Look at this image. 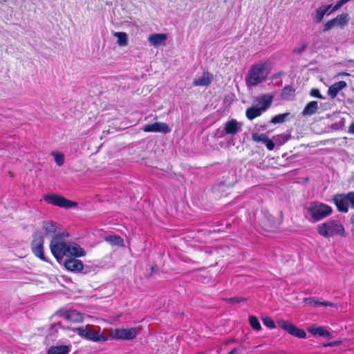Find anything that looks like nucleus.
I'll return each mask as SVG.
<instances>
[{"label":"nucleus","instance_id":"19","mask_svg":"<svg viewBox=\"0 0 354 354\" xmlns=\"http://www.w3.org/2000/svg\"><path fill=\"white\" fill-rule=\"evenodd\" d=\"M66 320L71 323H81L84 321L83 315L76 310H68Z\"/></svg>","mask_w":354,"mask_h":354},{"label":"nucleus","instance_id":"23","mask_svg":"<svg viewBox=\"0 0 354 354\" xmlns=\"http://www.w3.org/2000/svg\"><path fill=\"white\" fill-rule=\"evenodd\" d=\"M239 131L238 122L232 119L228 121L225 125V132L226 134L234 135Z\"/></svg>","mask_w":354,"mask_h":354},{"label":"nucleus","instance_id":"2","mask_svg":"<svg viewBox=\"0 0 354 354\" xmlns=\"http://www.w3.org/2000/svg\"><path fill=\"white\" fill-rule=\"evenodd\" d=\"M268 62H259L252 65L245 77V84L248 87H254L264 82L270 71Z\"/></svg>","mask_w":354,"mask_h":354},{"label":"nucleus","instance_id":"14","mask_svg":"<svg viewBox=\"0 0 354 354\" xmlns=\"http://www.w3.org/2000/svg\"><path fill=\"white\" fill-rule=\"evenodd\" d=\"M261 225L266 232H274L277 229V222L272 216H265L261 221Z\"/></svg>","mask_w":354,"mask_h":354},{"label":"nucleus","instance_id":"13","mask_svg":"<svg viewBox=\"0 0 354 354\" xmlns=\"http://www.w3.org/2000/svg\"><path fill=\"white\" fill-rule=\"evenodd\" d=\"M303 303L306 306H322L325 307H333L335 308L337 307V304L332 303L328 301H320L319 299L317 297H308L304 299Z\"/></svg>","mask_w":354,"mask_h":354},{"label":"nucleus","instance_id":"9","mask_svg":"<svg viewBox=\"0 0 354 354\" xmlns=\"http://www.w3.org/2000/svg\"><path fill=\"white\" fill-rule=\"evenodd\" d=\"M277 325L281 328L286 330L290 335L300 339H304L306 337V333L304 330L298 328L294 324L284 319L277 321Z\"/></svg>","mask_w":354,"mask_h":354},{"label":"nucleus","instance_id":"40","mask_svg":"<svg viewBox=\"0 0 354 354\" xmlns=\"http://www.w3.org/2000/svg\"><path fill=\"white\" fill-rule=\"evenodd\" d=\"M265 145L266 146L267 149L270 151H272L274 148V143L272 140H270L268 137L266 139L265 142H263Z\"/></svg>","mask_w":354,"mask_h":354},{"label":"nucleus","instance_id":"36","mask_svg":"<svg viewBox=\"0 0 354 354\" xmlns=\"http://www.w3.org/2000/svg\"><path fill=\"white\" fill-rule=\"evenodd\" d=\"M225 301L231 304H235L241 302H245L247 299L241 297H235L225 299Z\"/></svg>","mask_w":354,"mask_h":354},{"label":"nucleus","instance_id":"20","mask_svg":"<svg viewBox=\"0 0 354 354\" xmlns=\"http://www.w3.org/2000/svg\"><path fill=\"white\" fill-rule=\"evenodd\" d=\"M308 330L313 335H319V337H326L328 338L332 337L331 333L322 326L309 327Z\"/></svg>","mask_w":354,"mask_h":354},{"label":"nucleus","instance_id":"18","mask_svg":"<svg viewBox=\"0 0 354 354\" xmlns=\"http://www.w3.org/2000/svg\"><path fill=\"white\" fill-rule=\"evenodd\" d=\"M211 84L210 74L208 72L203 73L202 75L193 81L194 86H207Z\"/></svg>","mask_w":354,"mask_h":354},{"label":"nucleus","instance_id":"47","mask_svg":"<svg viewBox=\"0 0 354 354\" xmlns=\"http://www.w3.org/2000/svg\"><path fill=\"white\" fill-rule=\"evenodd\" d=\"M348 133L354 135V122H352L348 127Z\"/></svg>","mask_w":354,"mask_h":354},{"label":"nucleus","instance_id":"7","mask_svg":"<svg viewBox=\"0 0 354 354\" xmlns=\"http://www.w3.org/2000/svg\"><path fill=\"white\" fill-rule=\"evenodd\" d=\"M43 198L47 203L59 207L69 209L77 205V202L68 200L65 197L56 194H46Z\"/></svg>","mask_w":354,"mask_h":354},{"label":"nucleus","instance_id":"41","mask_svg":"<svg viewBox=\"0 0 354 354\" xmlns=\"http://www.w3.org/2000/svg\"><path fill=\"white\" fill-rule=\"evenodd\" d=\"M68 314V310L59 309L57 310L55 315L64 318L66 320V315Z\"/></svg>","mask_w":354,"mask_h":354},{"label":"nucleus","instance_id":"32","mask_svg":"<svg viewBox=\"0 0 354 354\" xmlns=\"http://www.w3.org/2000/svg\"><path fill=\"white\" fill-rule=\"evenodd\" d=\"M289 115H290L289 113H285L274 115L272 118L271 122L274 124H281L285 122V120H286L287 117L289 116Z\"/></svg>","mask_w":354,"mask_h":354},{"label":"nucleus","instance_id":"16","mask_svg":"<svg viewBox=\"0 0 354 354\" xmlns=\"http://www.w3.org/2000/svg\"><path fill=\"white\" fill-rule=\"evenodd\" d=\"M347 84L345 81H339L333 84L328 89V95L330 98L334 99L337 97L339 92L346 88Z\"/></svg>","mask_w":354,"mask_h":354},{"label":"nucleus","instance_id":"33","mask_svg":"<svg viewBox=\"0 0 354 354\" xmlns=\"http://www.w3.org/2000/svg\"><path fill=\"white\" fill-rule=\"evenodd\" d=\"M262 321H263V324L266 326H267L268 328H269L270 329L275 328L276 325L274 324V322L270 317L266 316L264 317H262Z\"/></svg>","mask_w":354,"mask_h":354},{"label":"nucleus","instance_id":"24","mask_svg":"<svg viewBox=\"0 0 354 354\" xmlns=\"http://www.w3.org/2000/svg\"><path fill=\"white\" fill-rule=\"evenodd\" d=\"M262 113V109L260 107L251 106L247 109L245 115L248 120H252L254 118L260 116Z\"/></svg>","mask_w":354,"mask_h":354},{"label":"nucleus","instance_id":"46","mask_svg":"<svg viewBox=\"0 0 354 354\" xmlns=\"http://www.w3.org/2000/svg\"><path fill=\"white\" fill-rule=\"evenodd\" d=\"M60 328H63V326L62 325L61 322H57L55 324H52V329H59Z\"/></svg>","mask_w":354,"mask_h":354},{"label":"nucleus","instance_id":"45","mask_svg":"<svg viewBox=\"0 0 354 354\" xmlns=\"http://www.w3.org/2000/svg\"><path fill=\"white\" fill-rule=\"evenodd\" d=\"M158 271V266L153 263L151 266V273L149 274V276L151 277L153 273L156 272Z\"/></svg>","mask_w":354,"mask_h":354},{"label":"nucleus","instance_id":"25","mask_svg":"<svg viewBox=\"0 0 354 354\" xmlns=\"http://www.w3.org/2000/svg\"><path fill=\"white\" fill-rule=\"evenodd\" d=\"M295 95V89L290 85L286 86L281 92V96L284 100H291Z\"/></svg>","mask_w":354,"mask_h":354},{"label":"nucleus","instance_id":"22","mask_svg":"<svg viewBox=\"0 0 354 354\" xmlns=\"http://www.w3.org/2000/svg\"><path fill=\"white\" fill-rule=\"evenodd\" d=\"M318 109V102L317 101H310L308 102L302 111V115L310 116L316 113Z\"/></svg>","mask_w":354,"mask_h":354},{"label":"nucleus","instance_id":"17","mask_svg":"<svg viewBox=\"0 0 354 354\" xmlns=\"http://www.w3.org/2000/svg\"><path fill=\"white\" fill-rule=\"evenodd\" d=\"M42 229L46 236H51L54 237L58 234L57 223L52 221H45L42 223Z\"/></svg>","mask_w":354,"mask_h":354},{"label":"nucleus","instance_id":"34","mask_svg":"<svg viewBox=\"0 0 354 354\" xmlns=\"http://www.w3.org/2000/svg\"><path fill=\"white\" fill-rule=\"evenodd\" d=\"M307 46H308V43L306 41H302L299 44V47L295 48L292 50V53L296 54V55H300L306 50Z\"/></svg>","mask_w":354,"mask_h":354},{"label":"nucleus","instance_id":"44","mask_svg":"<svg viewBox=\"0 0 354 354\" xmlns=\"http://www.w3.org/2000/svg\"><path fill=\"white\" fill-rule=\"evenodd\" d=\"M342 343V341H335V342H329L328 344H326V345H324V346H338L339 344H341Z\"/></svg>","mask_w":354,"mask_h":354},{"label":"nucleus","instance_id":"21","mask_svg":"<svg viewBox=\"0 0 354 354\" xmlns=\"http://www.w3.org/2000/svg\"><path fill=\"white\" fill-rule=\"evenodd\" d=\"M70 351V346H52L48 348L47 354H68Z\"/></svg>","mask_w":354,"mask_h":354},{"label":"nucleus","instance_id":"43","mask_svg":"<svg viewBox=\"0 0 354 354\" xmlns=\"http://www.w3.org/2000/svg\"><path fill=\"white\" fill-rule=\"evenodd\" d=\"M350 223L351 225V234H352L353 239L354 240V214L351 216Z\"/></svg>","mask_w":354,"mask_h":354},{"label":"nucleus","instance_id":"42","mask_svg":"<svg viewBox=\"0 0 354 354\" xmlns=\"http://www.w3.org/2000/svg\"><path fill=\"white\" fill-rule=\"evenodd\" d=\"M348 198L351 207L354 209V192H350L348 193Z\"/></svg>","mask_w":354,"mask_h":354},{"label":"nucleus","instance_id":"4","mask_svg":"<svg viewBox=\"0 0 354 354\" xmlns=\"http://www.w3.org/2000/svg\"><path fill=\"white\" fill-rule=\"evenodd\" d=\"M71 330L76 333L82 339L93 342H106L108 340L107 336L100 333V327H96L91 324L73 328Z\"/></svg>","mask_w":354,"mask_h":354},{"label":"nucleus","instance_id":"1","mask_svg":"<svg viewBox=\"0 0 354 354\" xmlns=\"http://www.w3.org/2000/svg\"><path fill=\"white\" fill-rule=\"evenodd\" d=\"M69 234L66 232H58L50 242L52 255L58 263H61L64 257H82L86 255V251L75 242L68 241Z\"/></svg>","mask_w":354,"mask_h":354},{"label":"nucleus","instance_id":"8","mask_svg":"<svg viewBox=\"0 0 354 354\" xmlns=\"http://www.w3.org/2000/svg\"><path fill=\"white\" fill-rule=\"evenodd\" d=\"M140 330L138 328H115L111 333L115 339L132 340L136 337Z\"/></svg>","mask_w":354,"mask_h":354},{"label":"nucleus","instance_id":"37","mask_svg":"<svg viewBox=\"0 0 354 354\" xmlns=\"http://www.w3.org/2000/svg\"><path fill=\"white\" fill-rule=\"evenodd\" d=\"M335 21L334 19H332L329 21H328L324 26V29H323V31L324 32H328L330 30H331L332 28H333L334 27H335Z\"/></svg>","mask_w":354,"mask_h":354},{"label":"nucleus","instance_id":"11","mask_svg":"<svg viewBox=\"0 0 354 354\" xmlns=\"http://www.w3.org/2000/svg\"><path fill=\"white\" fill-rule=\"evenodd\" d=\"M76 257L66 259L64 265L67 270L74 272H80L84 269V263L81 260L76 259Z\"/></svg>","mask_w":354,"mask_h":354},{"label":"nucleus","instance_id":"29","mask_svg":"<svg viewBox=\"0 0 354 354\" xmlns=\"http://www.w3.org/2000/svg\"><path fill=\"white\" fill-rule=\"evenodd\" d=\"M105 241L113 245H123V239L116 235H109L105 237Z\"/></svg>","mask_w":354,"mask_h":354},{"label":"nucleus","instance_id":"10","mask_svg":"<svg viewBox=\"0 0 354 354\" xmlns=\"http://www.w3.org/2000/svg\"><path fill=\"white\" fill-rule=\"evenodd\" d=\"M333 202L339 212L347 213L348 212V194H337L333 196Z\"/></svg>","mask_w":354,"mask_h":354},{"label":"nucleus","instance_id":"6","mask_svg":"<svg viewBox=\"0 0 354 354\" xmlns=\"http://www.w3.org/2000/svg\"><path fill=\"white\" fill-rule=\"evenodd\" d=\"M44 238L40 231H36L32 235L31 250L34 255L44 261H48L44 255Z\"/></svg>","mask_w":354,"mask_h":354},{"label":"nucleus","instance_id":"28","mask_svg":"<svg viewBox=\"0 0 354 354\" xmlns=\"http://www.w3.org/2000/svg\"><path fill=\"white\" fill-rule=\"evenodd\" d=\"M335 26L342 27L346 25L348 22V15L347 13H343L338 15L335 18Z\"/></svg>","mask_w":354,"mask_h":354},{"label":"nucleus","instance_id":"38","mask_svg":"<svg viewBox=\"0 0 354 354\" xmlns=\"http://www.w3.org/2000/svg\"><path fill=\"white\" fill-rule=\"evenodd\" d=\"M55 156V162L58 166L63 165L64 162V156L62 153H53Z\"/></svg>","mask_w":354,"mask_h":354},{"label":"nucleus","instance_id":"12","mask_svg":"<svg viewBox=\"0 0 354 354\" xmlns=\"http://www.w3.org/2000/svg\"><path fill=\"white\" fill-rule=\"evenodd\" d=\"M168 124L165 122H155L152 124H148L143 127L145 132H160L167 133L170 131Z\"/></svg>","mask_w":354,"mask_h":354},{"label":"nucleus","instance_id":"26","mask_svg":"<svg viewBox=\"0 0 354 354\" xmlns=\"http://www.w3.org/2000/svg\"><path fill=\"white\" fill-rule=\"evenodd\" d=\"M272 100L273 95H264L260 97L259 104H261L260 108L262 111H265L270 106Z\"/></svg>","mask_w":354,"mask_h":354},{"label":"nucleus","instance_id":"48","mask_svg":"<svg viewBox=\"0 0 354 354\" xmlns=\"http://www.w3.org/2000/svg\"><path fill=\"white\" fill-rule=\"evenodd\" d=\"M58 331H59V329H54V330H53L52 329V326H51L50 329H49V335L55 336V334L58 333Z\"/></svg>","mask_w":354,"mask_h":354},{"label":"nucleus","instance_id":"15","mask_svg":"<svg viewBox=\"0 0 354 354\" xmlns=\"http://www.w3.org/2000/svg\"><path fill=\"white\" fill-rule=\"evenodd\" d=\"M167 39V35L165 33H153L148 37L149 42L153 46L165 45Z\"/></svg>","mask_w":354,"mask_h":354},{"label":"nucleus","instance_id":"3","mask_svg":"<svg viewBox=\"0 0 354 354\" xmlns=\"http://www.w3.org/2000/svg\"><path fill=\"white\" fill-rule=\"evenodd\" d=\"M317 233L324 237L329 239L336 236H345L346 231L344 225L338 220H329L317 226Z\"/></svg>","mask_w":354,"mask_h":354},{"label":"nucleus","instance_id":"39","mask_svg":"<svg viewBox=\"0 0 354 354\" xmlns=\"http://www.w3.org/2000/svg\"><path fill=\"white\" fill-rule=\"evenodd\" d=\"M310 95L312 97H317V98H319V99H323L324 98V97L321 94L318 88H312L310 90Z\"/></svg>","mask_w":354,"mask_h":354},{"label":"nucleus","instance_id":"5","mask_svg":"<svg viewBox=\"0 0 354 354\" xmlns=\"http://www.w3.org/2000/svg\"><path fill=\"white\" fill-rule=\"evenodd\" d=\"M308 213L313 222H317L329 216L333 213V209L326 204L313 202L308 208Z\"/></svg>","mask_w":354,"mask_h":354},{"label":"nucleus","instance_id":"35","mask_svg":"<svg viewBox=\"0 0 354 354\" xmlns=\"http://www.w3.org/2000/svg\"><path fill=\"white\" fill-rule=\"evenodd\" d=\"M267 138L268 136L264 133H254L252 135V140L256 142H262L263 143Z\"/></svg>","mask_w":354,"mask_h":354},{"label":"nucleus","instance_id":"27","mask_svg":"<svg viewBox=\"0 0 354 354\" xmlns=\"http://www.w3.org/2000/svg\"><path fill=\"white\" fill-rule=\"evenodd\" d=\"M330 6H331L330 5L326 6H322V7L318 8L316 10L315 15V22L319 23L323 19L325 14L330 9Z\"/></svg>","mask_w":354,"mask_h":354},{"label":"nucleus","instance_id":"30","mask_svg":"<svg viewBox=\"0 0 354 354\" xmlns=\"http://www.w3.org/2000/svg\"><path fill=\"white\" fill-rule=\"evenodd\" d=\"M114 36L118 39V44L120 46H125L127 45V34L124 32H117Z\"/></svg>","mask_w":354,"mask_h":354},{"label":"nucleus","instance_id":"31","mask_svg":"<svg viewBox=\"0 0 354 354\" xmlns=\"http://www.w3.org/2000/svg\"><path fill=\"white\" fill-rule=\"evenodd\" d=\"M249 323L250 326L255 330L259 331L261 330V324L258 318L254 315L249 316Z\"/></svg>","mask_w":354,"mask_h":354}]
</instances>
